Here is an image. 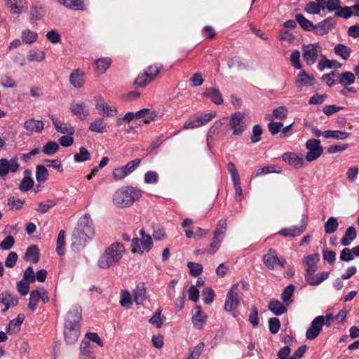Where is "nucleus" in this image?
I'll use <instances>...</instances> for the list:
<instances>
[{
    "instance_id": "1",
    "label": "nucleus",
    "mask_w": 359,
    "mask_h": 359,
    "mask_svg": "<svg viewBox=\"0 0 359 359\" xmlns=\"http://www.w3.org/2000/svg\"><path fill=\"white\" fill-rule=\"evenodd\" d=\"M142 194L143 191L133 186L122 187L113 194L112 202L118 208H128L139 201Z\"/></svg>"
},
{
    "instance_id": "2",
    "label": "nucleus",
    "mask_w": 359,
    "mask_h": 359,
    "mask_svg": "<svg viewBox=\"0 0 359 359\" xmlns=\"http://www.w3.org/2000/svg\"><path fill=\"white\" fill-rule=\"evenodd\" d=\"M126 249L121 242H114L108 246L100 256L97 266L100 269H107L118 264L122 259Z\"/></svg>"
},
{
    "instance_id": "3",
    "label": "nucleus",
    "mask_w": 359,
    "mask_h": 359,
    "mask_svg": "<svg viewBox=\"0 0 359 359\" xmlns=\"http://www.w3.org/2000/svg\"><path fill=\"white\" fill-rule=\"evenodd\" d=\"M90 232V218L86 215L82 217L77 224L74 233L72 248L74 250H79L86 245Z\"/></svg>"
},
{
    "instance_id": "4",
    "label": "nucleus",
    "mask_w": 359,
    "mask_h": 359,
    "mask_svg": "<svg viewBox=\"0 0 359 359\" xmlns=\"http://www.w3.org/2000/svg\"><path fill=\"white\" fill-rule=\"evenodd\" d=\"M226 227V221L225 219H220L217 223L216 229L213 232L212 241L210 245V248L203 250H196L195 253L198 254L207 252L211 255L215 254L220 247L221 243L224 239Z\"/></svg>"
},
{
    "instance_id": "5",
    "label": "nucleus",
    "mask_w": 359,
    "mask_h": 359,
    "mask_svg": "<svg viewBox=\"0 0 359 359\" xmlns=\"http://www.w3.org/2000/svg\"><path fill=\"white\" fill-rule=\"evenodd\" d=\"M141 238H134L131 241V252L142 255L144 250L149 252L153 247V241L150 235L146 233L145 231L142 229L140 231Z\"/></svg>"
},
{
    "instance_id": "6",
    "label": "nucleus",
    "mask_w": 359,
    "mask_h": 359,
    "mask_svg": "<svg viewBox=\"0 0 359 359\" xmlns=\"http://www.w3.org/2000/svg\"><path fill=\"white\" fill-rule=\"evenodd\" d=\"M229 127L232 130L233 135H241L247 128L245 123V114L241 111H236L231 114Z\"/></svg>"
},
{
    "instance_id": "7",
    "label": "nucleus",
    "mask_w": 359,
    "mask_h": 359,
    "mask_svg": "<svg viewBox=\"0 0 359 359\" xmlns=\"http://www.w3.org/2000/svg\"><path fill=\"white\" fill-rule=\"evenodd\" d=\"M237 289L236 285H233L226 294L224 303V310L231 313L233 317H236V310L240 304V296L235 290Z\"/></svg>"
},
{
    "instance_id": "8",
    "label": "nucleus",
    "mask_w": 359,
    "mask_h": 359,
    "mask_svg": "<svg viewBox=\"0 0 359 359\" xmlns=\"http://www.w3.org/2000/svg\"><path fill=\"white\" fill-rule=\"evenodd\" d=\"M306 148L308 152L306 155V160L309 162L315 161L320 157L323 152V148L320 145V141L318 139H309L306 142Z\"/></svg>"
},
{
    "instance_id": "9",
    "label": "nucleus",
    "mask_w": 359,
    "mask_h": 359,
    "mask_svg": "<svg viewBox=\"0 0 359 359\" xmlns=\"http://www.w3.org/2000/svg\"><path fill=\"white\" fill-rule=\"evenodd\" d=\"M302 49L303 52L302 57L305 62L309 65H313L320 50L319 44L317 43L304 45Z\"/></svg>"
},
{
    "instance_id": "10",
    "label": "nucleus",
    "mask_w": 359,
    "mask_h": 359,
    "mask_svg": "<svg viewBox=\"0 0 359 359\" xmlns=\"http://www.w3.org/2000/svg\"><path fill=\"white\" fill-rule=\"evenodd\" d=\"M140 162V158H135V160L128 162L125 166L115 168L113 171V177L114 180H121L129 175L137 168Z\"/></svg>"
},
{
    "instance_id": "11",
    "label": "nucleus",
    "mask_w": 359,
    "mask_h": 359,
    "mask_svg": "<svg viewBox=\"0 0 359 359\" xmlns=\"http://www.w3.org/2000/svg\"><path fill=\"white\" fill-rule=\"evenodd\" d=\"M263 262L265 266L271 270L274 269L276 265L283 268L285 264V259L284 258H278L276 250L272 248H270L267 253L264 255Z\"/></svg>"
},
{
    "instance_id": "12",
    "label": "nucleus",
    "mask_w": 359,
    "mask_h": 359,
    "mask_svg": "<svg viewBox=\"0 0 359 359\" xmlns=\"http://www.w3.org/2000/svg\"><path fill=\"white\" fill-rule=\"evenodd\" d=\"M307 217L302 215V225L300 226H292L290 228H284L278 231V234L284 237H296L304 233L307 226Z\"/></svg>"
},
{
    "instance_id": "13",
    "label": "nucleus",
    "mask_w": 359,
    "mask_h": 359,
    "mask_svg": "<svg viewBox=\"0 0 359 359\" xmlns=\"http://www.w3.org/2000/svg\"><path fill=\"white\" fill-rule=\"evenodd\" d=\"M19 168V163L16 157L10 160L0 159V177L4 178L9 172H15Z\"/></svg>"
},
{
    "instance_id": "14",
    "label": "nucleus",
    "mask_w": 359,
    "mask_h": 359,
    "mask_svg": "<svg viewBox=\"0 0 359 359\" xmlns=\"http://www.w3.org/2000/svg\"><path fill=\"white\" fill-rule=\"evenodd\" d=\"M323 326V318L316 317L311 323L309 327L306 332V337L307 339L313 340L320 334Z\"/></svg>"
},
{
    "instance_id": "15",
    "label": "nucleus",
    "mask_w": 359,
    "mask_h": 359,
    "mask_svg": "<svg viewBox=\"0 0 359 359\" xmlns=\"http://www.w3.org/2000/svg\"><path fill=\"white\" fill-rule=\"evenodd\" d=\"M6 7L13 14H21L27 9V0H5Z\"/></svg>"
},
{
    "instance_id": "16",
    "label": "nucleus",
    "mask_w": 359,
    "mask_h": 359,
    "mask_svg": "<svg viewBox=\"0 0 359 359\" xmlns=\"http://www.w3.org/2000/svg\"><path fill=\"white\" fill-rule=\"evenodd\" d=\"M336 21L334 18L329 17L315 25L313 31L317 35L322 36L334 29Z\"/></svg>"
},
{
    "instance_id": "17",
    "label": "nucleus",
    "mask_w": 359,
    "mask_h": 359,
    "mask_svg": "<svg viewBox=\"0 0 359 359\" xmlns=\"http://www.w3.org/2000/svg\"><path fill=\"white\" fill-rule=\"evenodd\" d=\"M81 309L79 306H73L67 313L65 324H70L72 326H79V320L81 318Z\"/></svg>"
},
{
    "instance_id": "18",
    "label": "nucleus",
    "mask_w": 359,
    "mask_h": 359,
    "mask_svg": "<svg viewBox=\"0 0 359 359\" xmlns=\"http://www.w3.org/2000/svg\"><path fill=\"white\" fill-rule=\"evenodd\" d=\"M64 334L67 343L74 344L79 336V326H72L69 323L65 324Z\"/></svg>"
},
{
    "instance_id": "19",
    "label": "nucleus",
    "mask_w": 359,
    "mask_h": 359,
    "mask_svg": "<svg viewBox=\"0 0 359 359\" xmlns=\"http://www.w3.org/2000/svg\"><path fill=\"white\" fill-rule=\"evenodd\" d=\"M320 260V255L318 253L308 255L305 257L306 271L305 276H310L313 275L317 271L316 263Z\"/></svg>"
},
{
    "instance_id": "20",
    "label": "nucleus",
    "mask_w": 359,
    "mask_h": 359,
    "mask_svg": "<svg viewBox=\"0 0 359 359\" xmlns=\"http://www.w3.org/2000/svg\"><path fill=\"white\" fill-rule=\"evenodd\" d=\"M49 117L52 120L53 124L57 132L72 135L74 133V128L69 123H62L53 115H50Z\"/></svg>"
},
{
    "instance_id": "21",
    "label": "nucleus",
    "mask_w": 359,
    "mask_h": 359,
    "mask_svg": "<svg viewBox=\"0 0 359 359\" xmlns=\"http://www.w3.org/2000/svg\"><path fill=\"white\" fill-rule=\"evenodd\" d=\"M57 2L73 11H83L86 8V0H57Z\"/></svg>"
},
{
    "instance_id": "22",
    "label": "nucleus",
    "mask_w": 359,
    "mask_h": 359,
    "mask_svg": "<svg viewBox=\"0 0 359 359\" xmlns=\"http://www.w3.org/2000/svg\"><path fill=\"white\" fill-rule=\"evenodd\" d=\"M133 293L135 304L138 305H142L144 302L147 298L144 283H139L136 285V287L133 290Z\"/></svg>"
},
{
    "instance_id": "23",
    "label": "nucleus",
    "mask_w": 359,
    "mask_h": 359,
    "mask_svg": "<svg viewBox=\"0 0 359 359\" xmlns=\"http://www.w3.org/2000/svg\"><path fill=\"white\" fill-rule=\"evenodd\" d=\"M282 159L295 168H299L304 164L303 158L292 152L284 153L282 156Z\"/></svg>"
},
{
    "instance_id": "24",
    "label": "nucleus",
    "mask_w": 359,
    "mask_h": 359,
    "mask_svg": "<svg viewBox=\"0 0 359 359\" xmlns=\"http://www.w3.org/2000/svg\"><path fill=\"white\" fill-rule=\"evenodd\" d=\"M112 63V60L111 57H101L95 61V72L97 75L104 74L107 69H108Z\"/></svg>"
},
{
    "instance_id": "25",
    "label": "nucleus",
    "mask_w": 359,
    "mask_h": 359,
    "mask_svg": "<svg viewBox=\"0 0 359 359\" xmlns=\"http://www.w3.org/2000/svg\"><path fill=\"white\" fill-rule=\"evenodd\" d=\"M316 82L315 78L312 75H309L304 70H302L296 78L297 87L311 86Z\"/></svg>"
},
{
    "instance_id": "26",
    "label": "nucleus",
    "mask_w": 359,
    "mask_h": 359,
    "mask_svg": "<svg viewBox=\"0 0 359 359\" xmlns=\"http://www.w3.org/2000/svg\"><path fill=\"white\" fill-rule=\"evenodd\" d=\"M70 109L81 119L86 118L88 115V106L81 102L72 103Z\"/></svg>"
},
{
    "instance_id": "27",
    "label": "nucleus",
    "mask_w": 359,
    "mask_h": 359,
    "mask_svg": "<svg viewBox=\"0 0 359 359\" xmlns=\"http://www.w3.org/2000/svg\"><path fill=\"white\" fill-rule=\"evenodd\" d=\"M203 95L210 98L214 104L217 105L222 104L224 102L222 95L217 88H208L204 91Z\"/></svg>"
},
{
    "instance_id": "28",
    "label": "nucleus",
    "mask_w": 359,
    "mask_h": 359,
    "mask_svg": "<svg viewBox=\"0 0 359 359\" xmlns=\"http://www.w3.org/2000/svg\"><path fill=\"white\" fill-rule=\"evenodd\" d=\"M95 109L101 110L105 116L115 115L116 110L112 109L100 97H95Z\"/></svg>"
},
{
    "instance_id": "29",
    "label": "nucleus",
    "mask_w": 359,
    "mask_h": 359,
    "mask_svg": "<svg viewBox=\"0 0 359 359\" xmlns=\"http://www.w3.org/2000/svg\"><path fill=\"white\" fill-rule=\"evenodd\" d=\"M196 312L192 317V323L196 329H201L206 322V315L203 313L199 306H196Z\"/></svg>"
},
{
    "instance_id": "30",
    "label": "nucleus",
    "mask_w": 359,
    "mask_h": 359,
    "mask_svg": "<svg viewBox=\"0 0 359 359\" xmlns=\"http://www.w3.org/2000/svg\"><path fill=\"white\" fill-rule=\"evenodd\" d=\"M24 128L30 132L39 133L44 128V123L42 121L29 119L24 123Z\"/></svg>"
},
{
    "instance_id": "31",
    "label": "nucleus",
    "mask_w": 359,
    "mask_h": 359,
    "mask_svg": "<svg viewBox=\"0 0 359 359\" xmlns=\"http://www.w3.org/2000/svg\"><path fill=\"white\" fill-rule=\"evenodd\" d=\"M108 128V123L104 121L103 117L95 118L93 122H91L90 125L91 131L97 133H104L107 132Z\"/></svg>"
},
{
    "instance_id": "32",
    "label": "nucleus",
    "mask_w": 359,
    "mask_h": 359,
    "mask_svg": "<svg viewBox=\"0 0 359 359\" xmlns=\"http://www.w3.org/2000/svg\"><path fill=\"white\" fill-rule=\"evenodd\" d=\"M355 81V75L351 72H344L339 74L337 78V83L343 87L354 83Z\"/></svg>"
},
{
    "instance_id": "33",
    "label": "nucleus",
    "mask_w": 359,
    "mask_h": 359,
    "mask_svg": "<svg viewBox=\"0 0 359 359\" xmlns=\"http://www.w3.org/2000/svg\"><path fill=\"white\" fill-rule=\"evenodd\" d=\"M80 359H90V332H86L80 346Z\"/></svg>"
},
{
    "instance_id": "34",
    "label": "nucleus",
    "mask_w": 359,
    "mask_h": 359,
    "mask_svg": "<svg viewBox=\"0 0 359 359\" xmlns=\"http://www.w3.org/2000/svg\"><path fill=\"white\" fill-rule=\"evenodd\" d=\"M268 309L276 316H280L287 311L284 304L276 299L270 301L268 305Z\"/></svg>"
},
{
    "instance_id": "35",
    "label": "nucleus",
    "mask_w": 359,
    "mask_h": 359,
    "mask_svg": "<svg viewBox=\"0 0 359 359\" xmlns=\"http://www.w3.org/2000/svg\"><path fill=\"white\" fill-rule=\"evenodd\" d=\"M83 81V73L79 69L74 70L69 76L70 83L76 88H80Z\"/></svg>"
},
{
    "instance_id": "36",
    "label": "nucleus",
    "mask_w": 359,
    "mask_h": 359,
    "mask_svg": "<svg viewBox=\"0 0 359 359\" xmlns=\"http://www.w3.org/2000/svg\"><path fill=\"white\" fill-rule=\"evenodd\" d=\"M25 259L27 261H32L36 264L39 260V251L36 245H30L27 249L25 255Z\"/></svg>"
},
{
    "instance_id": "37",
    "label": "nucleus",
    "mask_w": 359,
    "mask_h": 359,
    "mask_svg": "<svg viewBox=\"0 0 359 359\" xmlns=\"http://www.w3.org/2000/svg\"><path fill=\"white\" fill-rule=\"evenodd\" d=\"M329 276V272L323 271L320 273H318L315 277L313 275L310 276H305V279L308 284L310 285H318L320 284L323 281L326 280Z\"/></svg>"
},
{
    "instance_id": "38",
    "label": "nucleus",
    "mask_w": 359,
    "mask_h": 359,
    "mask_svg": "<svg viewBox=\"0 0 359 359\" xmlns=\"http://www.w3.org/2000/svg\"><path fill=\"white\" fill-rule=\"evenodd\" d=\"M356 236L357 232L354 226H349L346 230L345 234L341 238V244L344 246H348Z\"/></svg>"
},
{
    "instance_id": "39",
    "label": "nucleus",
    "mask_w": 359,
    "mask_h": 359,
    "mask_svg": "<svg viewBox=\"0 0 359 359\" xmlns=\"http://www.w3.org/2000/svg\"><path fill=\"white\" fill-rule=\"evenodd\" d=\"M295 20L301 26V27L307 32L313 31L315 29V25L309 20L306 19L302 14H297Z\"/></svg>"
},
{
    "instance_id": "40",
    "label": "nucleus",
    "mask_w": 359,
    "mask_h": 359,
    "mask_svg": "<svg viewBox=\"0 0 359 359\" xmlns=\"http://www.w3.org/2000/svg\"><path fill=\"white\" fill-rule=\"evenodd\" d=\"M340 67L341 64L337 60H330L326 58L325 56H323L322 59L319 61L318 65V68L320 71H323L326 68H339Z\"/></svg>"
},
{
    "instance_id": "41",
    "label": "nucleus",
    "mask_w": 359,
    "mask_h": 359,
    "mask_svg": "<svg viewBox=\"0 0 359 359\" xmlns=\"http://www.w3.org/2000/svg\"><path fill=\"white\" fill-rule=\"evenodd\" d=\"M21 39L23 43L31 44L37 41L38 34L30 29H25L21 33Z\"/></svg>"
},
{
    "instance_id": "42",
    "label": "nucleus",
    "mask_w": 359,
    "mask_h": 359,
    "mask_svg": "<svg viewBox=\"0 0 359 359\" xmlns=\"http://www.w3.org/2000/svg\"><path fill=\"white\" fill-rule=\"evenodd\" d=\"M162 68L163 65L161 64H154L149 65L144 72L147 74V77L153 81L157 77Z\"/></svg>"
},
{
    "instance_id": "43",
    "label": "nucleus",
    "mask_w": 359,
    "mask_h": 359,
    "mask_svg": "<svg viewBox=\"0 0 359 359\" xmlns=\"http://www.w3.org/2000/svg\"><path fill=\"white\" fill-rule=\"evenodd\" d=\"M65 231L64 230H60L57 238V247L56 251L57 253L60 256H63L65 255Z\"/></svg>"
},
{
    "instance_id": "44",
    "label": "nucleus",
    "mask_w": 359,
    "mask_h": 359,
    "mask_svg": "<svg viewBox=\"0 0 359 359\" xmlns=\"http://www.w3.org/2000/svg\"><path fill=\"white\" fill-rule=\"evenodd\" d=\"M336 55L341 56L344 60H347L351 54V48L344 44H337L334 48Z\"/></svg>"
},
{
    "instance_id": "45",
    "label": "nucleus",
    "mask_w": 359,
    "mask_h": 359,
    "mask_svg": "<svg viewBox=\"0 0 359 359\" xmlns=\"http://www.w3.org/2000/svg\"><path fill=\"white\" fill-rule=\"evenodd\" d=\"M48 177V171L44 165H39L36 169V179L39 183L46 181Z\"/></svg>"
},
{
    "instance_id": "46",
    "label": "nucleus",
    "mask_w": 359,
    "mask_h": 359,
    "mask_svg": "<svg viewBox=\"0 0 359 359\" xmlns=\"http://www.w3.org/2000/svg\"><path fill=\"white\" fill-rule=\"evenodd\" d=\"M27 58L29 62H40L45 59V53L41 50H30L27 53Z\"/></svg>"
},
{
    "instance_id": "47",
    "label": "nucleus",
    "mask_w": 359,
    "mask_h": 359,
    "mask_svg": "<svg viewBox=\"0 0 359 359\" xmlns=\"http://www.w3.org/2000/svg\"><path fill=\"white\" fill-rule=\"evenodd\" d=\"M339 223L337 219L334 217L328 218L325 224V230L327 233L331 234L334 233L338 228Z\"/></svg>"
},
{
    "instance_id": "48",
    "label": "nucleus",
    "mask_w": 359,
    "mask_h": 359,
    "mask_svg": "<svg viewBox=\"0 0 359 359\" xmlns=\"http://www.w3.org/2000/svg\"><path fill=\"white\" fill-rule=\"evenodd\" d=\"M135 118H144V123H149L154 118L153 112H151L149 109H142L135 113Z\"/></svg>"
},
{
    "instance_id": "49",
    "label": "nucleus",
    "mask_w": 359,
    "mask_h": 359,
    "mask_svg": "<svg viewBox=\"0 0 359 359\" xmlns=\"http://www.w3.org/2000/svg\"><path fill=\"white\" fill-rule=\"evenodd\" d=\"M40 300V294L36 290L31 291L28 308L34 311L37 307L38 303Z\"/></svg>"
},
{
    "instance_id": "50",
    "label": "nucleus",
    "mask_w": 359,
    "mask_h": 359,
    "mask_svg": "<svg viewBox=\"0 0 359 359\" xmlns=\"http://www.w3.org/2000/svg\"><path fill=\"white\" fill-rule=\"evenodd\" d=\"M152 82L147 74L144 72L137 75V78L134 81V85L138 88L145 87L147 84Z\"/></svg>"
},
{
    "instance_id": "51",
    "label": "nucleus",
    "mask_w": 359,
    "mask_h": 359,
    "mask_svg": "<svg viewBox=\"0 0 359 359\" xmlns=\"http://www.w3.org/2000/svg\"><path fill=\"white\" fill-rule=\"evenodd\" d=\"M133 304L131 295L128 290H123L121 292L120 304L125 308H129Z\"/></svg>"
},
{
    "instance_id": "52",
    "label": "nucleus",
    "mask_w": 359,
    "mask_h": 359,
    "mask_svg": "<svg viewBox=\"0 0 359 359\" xmlns=\"http://www.w3.org/2000/svg\"><path fill=\"white\" fill-rule=\"evenodd\" d=\"M353 15V11L351 6H339V9L334 13L335 17H339L344 19H348Z\"/></svg>"
},
{
    "instance_id": "53",
    "label": "nucleus",
    "mask_w": 359,
    "mask_h": 359,
    "mask_svg": "<svg viewBox=\"0 0 359 359\" xmlns=\"http://www.w3.org/2000/svg\"><path fill=\"white\" fill-rule=\"evenodd\" d=\"M59 149V144L53 141L48 142L43 147V152L48 156L55 154Z\"/></svg>"
},
{
    "instance_id": "54",
    "label": "nucleus",
    "mask_w": 359,
    "mask_h": 359,
    "mask_svg": "<svg viewBox=\"0 0 359 359\" xmlns=\"http://www.w3.org/2000/svg\"><path fill=\"white\" fill-rule=\"evenodd\" d=\"M45 15V10L41 6H33L30 8V15L32 20H41Z\"/></svg>"
},
{
    "instance_id": "55",
    "label": "nucleus",
    "mask_w": 359,
    "mask_h": 359,
    "mask_svg": "<svg viewBox=\"0 0 359 359\" xmlns=\"http://www.w3.org/2000/svg\"><path fill=\"white\" fill-rule=\"evenodd\" d=\"M227 66L229 69L236 68L238 69H244L246 67L245 65L242 62L239 56H234L229 60Z\"/></svg>"
},
{
    "instance_id": "56",
    "label": "nucleus",
    "mask_w": 359,
    "mask_h": 359,
    "mask_svg": "<svg viewBox=\"0 0 359 359\" xmlns=\"http://www.w3.org/2000/svg\"><path fill=\"white\" fill-rule=\"evenodd\" d=\"M187 266L189 269L190 274L194 277L198 276L203 271V266L198 263L189 262Z\"/></svg>"
},
{
    "instance_id": "57",
    "label": "nucleus",
    "mask_w": 359,
    "mask_h": 359,
    "mask_svg": "<svg viewBox=\"0 0 359 359\" xmlns=\"http://www.w3.org/2000/svg\"><path fill=\"white\" fill-rule=\"evenodd\" d=\"M90 158V153L84 148L81 147L79 149V153H76L74 155V160L75 162L81 163L87 161Z\"/></svg>"
},
{
    "instance_id": "58",
    "label": "nucleus",
    "mask_w": 359,
    "mask_h": 359,
    "mask_svg": "<svg viewBox=\"0 0 359 359\" xmlns=\"http://www.w3.org/2000/svg\"><path fill=\"white\" fill-rule=\"evenodd\" d=\"M262 128L260 125L257 124L252 128V133L250 137L252 143H257L261 140V135L262 134Z\"/></svg>"
},
{
    "instance_id": "59",
    "label": "nucleus",
    "mask_w": 359,
    "mask_h": 359,
    "mask_svg": "<svg viewBox=\"0 0 359 359\" xmlns=\"http://www.w3.org/2000/svg\"><path fill=\"white\" fill-rule=\"evenodd\" d=\"M322 6L313 1H309L305 7V11L311 14H319L322 10Z\"/></svg>"
},
{
    "instance_id": "60",
    "label": "nucleus",
    "mask_w": 359,
    "mask_h": 359,
    "mask_svg": "<svg viewBox=\"0 0 359 359\" xmlns=\"http://www.w3.org/2000/svg\"><path fill=\"white\" fill-rule=\"evenodd\" d=\"M203 300L205 304H210L213 302L215 292L210 287H205L203 292Z\"/></svg>"
},
{
    "instance_id": "61",
    "label": "nucleus",
    "mask_w": 359,
    "mask_h": 359,
    "mask_svg": "<svg viewBox=\"0 0 359 359\" xmlns=\"http://www.w3.org/2000/svg\"><path fill=\"white\" fill-rule=\"evenodd\" d=\"M56 203L53 200H48L45 202L40 203L39 207L36 209L37 212L40 213H46L50 208L54 207Z\"/></svg>"
},
{
    "instance_id": "62",
    "label": "nucleus",
    "mask_w": 359,
    "mask_h": 359,
    "mask_svg": "<svg viewBox=\"0 0 359 359\" xmlns=\"http://www.w3.org/2000/svg\"><path fill=\"white\" fill-rule=\"evenodd\" d=\"M46 39L52 43H58L61 41V36L58 31L52 29L46 33Z\"/></svg>"
},
{
    "instance_id": "63",
    "label": "nucleus",
    "mask_w": 359,
    "mask_h": 359,
    "mask_svg": "<svg viewBox=\"0 0 359 359\" xmlns=\"http://www.w3.org/2000/svg\"><path fill=\"white\" fill-rule=\"evenodd\" d=\"M294 290V286L292 284L287 285L281 294V298L283 302H287L290 301L291 302V297L293 295Z\"/></svg>"
},
{
    "instance_id": "64",
    "label": "nucleus",
    "mask_w": 359,
    "mask_h": 359,
    "mask_svg": "<svg viewBox=\"0 0 359 359\" xmlns=\"http://www.w3.org/2000/svg\"><path fill=\"white\" fill-rule=\"evenodd\" d=\"M34 185V180L29 176H25L20 184V189L23 191H29Z\"/></svg>"
}]
</instances>
